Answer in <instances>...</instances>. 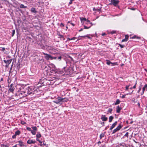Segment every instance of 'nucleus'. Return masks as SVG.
Segmentation results:
<instances>
[{
    "label": "nucleus",
    "instance_id": "052dcab7",
    "mask_svg": "<svg viewBox=\"0 0 147 147\" xmlns=\"http://www.w3.org/2000/svg\"><path fill=\"white\" fill-rule=\"evenodd\" d=\"M101 144V142L100 141H99L98 143V146H99L100 145V144Z\"/></svg>",
    "mask_w": 147,
    "mask_h": 147
},
{
    "label": "nucleus",
    "instance_id": "09e8293b",
    "mask_svg": "<svg viewBox=\"0 0 147 147\" xmlns=\"http://www.w3.org/2000/svg\"><path fill=\"white\" fill-rule=\"evenodd\" d=\"M64 26V24H63V23H61L60 24V26L61 27H63Z\"/></svg>",
    "mask_w": 147,
    "mask_h": 147
},
{
    "label": "nucleus",
    "instance_id": "f257e3e1",
    "mask_svg": "<svg viewBox=\"0 0 147 147\" xmlns=\"http://www.w3.org/2000/svg\"><path fill=\"white\" fill-rule=\"evenodd\" d=\"M53 102L58 104H62V98L61 97H58L55 100L53 101Z\"/></svg>",
    "mask_w": 147,
    "mask_h": 147
},
{
    "label": "nucleus",
    "instance_id": "603ef678",
    "mask_svg": "<svg viewBox=\"0 0 147 147\" xmlns=\"http://www.w3.org/2000/svg\"><path fill=\"white\" fill-rule=\"evenodd\" d=\"M127 41V39H126L125 38L124 39H123L122 40L121 42H126Z\"/></svg>",
    "mask_w": 147,
    "mask_h": 147
},
{
    "label": "nucleus",
    "instance_id": "6ab92c4d",
    "mask_svg": "<svg viewBox=\"0 0 147 147\" xmlns=\"http://www.w3.org/2000/svg\"><path fill=\"white\" fill-rule=\"evenodd\" d=\"M133 92V91L132 92H131V93H127V94H125V95H123L122 96H121V98H125V96L126 95H128V94H130V95H131V94L132 93V92Z\"/></svg>",
    "mask_w": 147,
    "mask_h": 147
},
{
    "label": "nucleus",
    "instance_id": "a878e982",
    "mask_svg": "<svg viewBox=\"0 0 147 147\" xmlns=\"http://www.w3.org/2000/svg\"><path fill=\"white\" fill-rule=\"evenodd\" d=\"M121 127H122L121 125V124H120L117 127H116V128H117V129L118 130H119L121 128Z\"/></svg>",
    "mask_w": 147,
    "mask_h": 147
},
{
    "label": "nucleus",
    "instance_id": "c03bdc74",
    "mask_svg": "<svg viewBox=\"0 0 147 147\" xmlns=\"http://www.w3.org/2000/svg\"><path fill=\"white\" fill-rule=\"evenodd\" d=\"M137 84V82L136 81V82L135 85L132 87V88L134 89H135L136 88V86Z\"/></svg>",
    "mask_w": 147,
    "mask_h": 147
},
{
    "label": "nucleus",
    "instance_id": "69168bd1",
    "mask_svg": "<svg viewBox=\"0 0 147 147\" xmlns=\"http://www.w3.org/2000/svg\"><path fill=\"white\" fill-rule=\"evenodd\" d=\"M83 28H81L80 30H79V32H81L83 30Z\"/></svg>",
    "mask_w": 147,
    "mask_h": 147
},
{
    "label": "nucleus",
    "instance_id": "4d7b16f0",
    "mask_svg": "<svg viewBox=\"0 0 147 147\" xmlns=\"http://www.w3.org/2000/svg\"><path fill=\"white\" fill-rule=\"evenodd\" d=\"M81 36V38H84L86 37H88V35H85L84 36Z\"/></svg>",
    "mask_w": 147,
    "mask_h": 147
},
{
    "label": "nucleus",
    "instance_id": "37998d69",
    "mask_svg": "<svg viewBox=\"0 0 147 147\" xmlns=\"http://www.w3.org/2000/svg\"><path fill=\"white\" fill-rule=\"evenodd\" d=\"M116 33V31L114 30L110 32V33L112 34H114Z\"/></svg>",
    "mask_w": 147,
    "mask_h": 147
},
{
    "label": "nucleus",
    "instance_id": "20e7f679",
    "mask_svg": "<svg viewBox=\"0 0 147 147\" xmlns=\"http://www.w3.org/2000/svg\"><path fill=\"white\" fill-rule=\"evenodd\" d=\"M110 5H113L115 6H117L118 4L119 3V1L118 0H111Z\"/></svg>",
    "mask_w": 147,
    "mask_h": 147
},
{
    "label": "nucleus",
    "instance_id": "bb28decb",
    "mask_svg": "<svg viewBox=\"0 0 147 147\" xmlns=\"http://www.w3.org/2000/svg\"><path fill=\"white\" fill-rule=\"evenodd\" d=\"M119 131L116 128L115 129H114L112 132V134H115L117 131Z\"/></svg>",
    "mask_w": 147,
    "mask_h": 147
},
{
    "label": "nucleus",
    "instance_id": "2eb2a0df",
    "mask_svg": "<svg viewBox=\"0 0 147 147\" xmlns=\"http://www.w3.org/2000/svg\"><path fill=\"white\" fill-rule=\"evenodd\" d=\"M121 108L119 107V106L117 107L116 108V112L117 113H119L120 110L121 109Z\"/></svg>",
    "mask_w": 147,
    "mask_h": 147
},
{
    "label": "nucleus",
    "instance_id": "aec40b11",
    "mask_svg": "<svg viewBox=\"0 0 147 147\" xmlns=\"http://www.w3.org/2000/svg\"><path fill=\"white\" fill-rule=\"evenodd\" d=\"M113 119V117L112 116H110L109 118V122H111Z\"/></svg>",
    "mask_w": 147,
    "mask_h": 147
},
{
    "label": "nucleus",
    "instance_id": "9b49d317",
    "mask_svg": "<svg viewBox=\"0 0 147 147\" xmlns=\"http://www.w3.org/2000/svg\"><path fill=\"white\" fill-rule=\"evenodd\" d=\"M36 141L35 140H29L27 142V143L28 144H34L36 143Z\"/></svg>",
    "mask_w": 147,
    "mask_h": 147
},
{
    "label": "nucleus",
    "instance_id": "a19ab883",
    "mask_svg": "<svg viewBox=\"0 0 147 147\" xmlns=\"http://www.w3.org/2000/svg\"><path fill=\"white\" fill-rule=\"evenodd\" d=\"M76 38V37H73V38H68V39L69 40H75V39Z\"/></svg>",
    "mask_w": 147,
    "mask_h": 147
},
{
    "label": "nucleus",
    "instance_id": "0e129e2a",
    "mask_svg": "<svg viewBox=\"0 0 147 147\" xmlns=\"http://www.w3.org/2000/svg\"><path fill=\"white\" fill-rule=\"evenodd\" d=\"M105 35H106V34L105 33H103L102 34V36H104Z\"/></svg>",
    "mask_w": 147,
    "mask_h": 147
},
{
    "label": "nucleus",
    "instance_id": "f704fd0d",
    "mask_svg": "<svg viewBox=\"0 0 147 147\" xmlns=\"http://www.w3.org/2000/svg\"><path fill=\"white\" fill-rule=\"evenodd\" d=\"M112 110L113 109L112 108H109L108 110V112L110 113H111Z\"/></svg>",
    "mask_w": 147,
    "mask_h": 147
},
{
    "label": "nucleus",
    "instance_id": "8fccbe9b",
    "mask_svg": "<svg viewBox=\"0 0 147 147\" xmlns=\"http://www.w3.org/2000/svg\"><path fill=\"white\" fill-rule=\"evenodd\" d=\"M16 136L15 134L12 136V138L13 139H15L16 138Z\"/></svg>",
    "mask_w": 147,
    "mask_h": 147
},
{
    "label": "nucleus",
    "instance_id": "680f3d73",
    "mask_svg": "<svg viewBox=\"0 0 147 147\" xmlns=\"http://www.w3.org/2000/svg\"><path fill=\"white\" fill-rule=\"evenodd\" d=\"M5 50V48H2V49L1 50L2 51H4Z\"/></svg>",
    "mask_w": 147,
    "mask_h": 147
},
{
    "label": "nucleus",
    "instance_id": "7ed1b4c3",
    "mask_svg": "<svg viewBox=\"0 0 147 147\" xmlns=\"http://www.w3.org/2000/svg\"><path fill=\"white\" fill-rule=\"evenodd\" d=\"M19 98H21L23 97H25L27 96L26 92L24 91H21L18 94Z\"/></svg>",
    "mask_w": 147,
    "mask_h": 147
},
{
    "label": "nucleus",
    "instance_id": "f03ea898",
    "mask_svg": "<svg viewBox=\"0 0 147 147\" xmlns=\"http://www.w3.org/2000/svg\"><path fill=\"white\" fill-rule=\"evenodd\" d=\"M49 49L50 51V52L52 54H54L58 52V50L52 47H50Z\"/></svg>",
    "mask_w": 147,
    "mask_h": 147
},
{
    "label": "nucleus",
    "instance_id": "6e6552de",
    "mask_svg": "<svg viewBox=\"0 0 147 147\" xmlns=\"http://www.w3.org/2000/svg\"><path fill=\"white\" fill-rule=\"evenodd\" d=\"M4 61L6 63V66L8 67L9 64L11 63L12 61V59H8L7 60H4Z\"/></svg>",
    "mask_w": 147,
    "mask_h": 147
},
{
    "label": "nucleus",
    "instance_id": "1a4fd4ad",
    "mask_svg": "<svg viewBox=\"0 0 147 147\" xmlns=\"http://www.w3.org/2000/svg\"><path fill=\"white\" fill-rule=\"evenodd\" d=\"M49 67L51 70L52 71H55V66L54 64H52L50 65Z\"/></svg>",
    "mask_w": 147,
    "mask_h": 147
},
{
    "label": "nucleus",
    "instance_id": "e433bc0d",
    "mask_svg": "<svg viewBox=\"0 0 147 147\" xmlns=\"http://www.w3.org/2000/svg\"><path fill=\"white\" fill-rule=\"evenodd\" d=\"M36 131H33V130H31V133H32V134L33 135H35L36 134Z\"/></svg>",
    "mask_w": 147,
    "mask_h": 147
},
{
    "label": "nucleus",
    "instance_id": "f8f14e48",
    "mask_svg": "<svg viewBox=\"0 0 147 147\" xmlns=\"http://www.w3.org/2000/svg\"><path fill=\"white\" fill-rule=\"evenodd\" d=\"M101 119L103 121H106L107 120L108 118L106 117L105 115H102L101 116Z\"/></svg>",
    "mask_w": 147,
    "mask_h": 147
},
{
    "label": "nucleus",
    "instance_id": "c85d7f7f",
    "mask_svg": "<svg viewBox=\"0 0 147 147\" xmlns=\"http://www.w3.org/2000/svg\"><path fill=\"white\" fill-rule=\"evenodd\" d=\"M80 19L81 20V22H82L83 21H86L87 19L85 18H83L80 17Z\"/></svg>",
    "mask_w": 147,
    "mask_h": 147
},
{
    "label": "nucleus",
    "instance_id": "79ce46f5",
    "mask_svg": "<svg viewBox=\"0 0 147 147\" xmlns=\"http://www.w3.org/2000/svg\"><path fill=\"white\" fill-rule=\"evenodd\" d=\"M84 29H88L91 27V26H89V27H87L85 26H84Z\"/></svg>",
    "mask_w": 147,
    "mask_h": 147
},
{
    "label": "nucleus",
    "instance_id": "338daca9",
    "mask_svg": "<svg viewBox=\"0 0 147 147\" xmlns=\"http://www.w3.org/2000/svg\"><path fill=\"white\" fill-rule=\"evenodd\" d=\"M138 107H140V103H139V102H138Z\"/></svg>",
    "mask_w": 147,
    "mask_h": 147
},
{
    "label": "nucleus",
    "instance_id": "72a5a7b5",
    "mask_svg": "<svg viewBox=\"0 0 147 147\" xmlns=\"http://www.w3.org/2000/svg\"><path fill=\"white\" fill-rule=\"evenodd\" d=\"M128 134L129 133L128 132H127L124 135L123 137H127V138H128Z\"/></svg>",
    "mask_w": 147,
    "mask_h": 147
},
{
    "label": "nucleus",
    "instance_id": "ea45409f",
    "mask_svg": "<svg viewBox=\"0 0 147 147\" xmlns=\"http://www.w3.org/2000/svg\"><path fill=\"white\" fill-rule=\"evenodd\" d=\"M1 147H8V146L4 144H1Z\"/></svg>",
    "mask_w": 147,
    "mask_h": 147
},
{
    "label": "nucleus",
    "instance_id": "0eeeda50",
    "mask_svg": "<svg viewBox=\"0 0 147 147\" xmlns=\"http://www.w3.org/2000/svg\"><path fill=\"white\" fill-rule=\"evenodd\" d=\"M43 54L45 55V58L47 59V60H49L50 59H53V58H52V57L51 55L48 54L46 53H43Z\"/></svg>",
    "mask_w": 147,
    "mask_h": 147
},
{
    "label": "nucleus",
    "instance_id": "5701e85b",
    "mask_svg": "<svg viewBox=\"0 0 147 147\" xmlns=\"http://www.w3.org/2000/svg\"><path fill=\"white\" fill-rule=\"evenodd\" d=\"M106 61H107L106 63L107 65H110V64H111L112 62L110 61L109 60L107 59L106 60Z\"/></svg>",
    "mask_w": 147,
    "mask_h": 147
},
{
    "label": "nucleus",
    "instance_id": "6e6d98bb",
    "mask_svg": "<svg viewBox=\"0 0 147 147\" xmlns=\"http://www.w3.org/2000/svg\"><path fill=\"white\" fill-rule=\"evenodd\" d=\"M36 140L37 141H38L40 143H42V142H41V141L38 138H37L36 139Z\"/></svg>",
    "mask_w": 147,
    "mask_h": 147
},
{
    "label": "nucleus",
    "instance_id": "dca6fc26",
    "mask_svg": "<svg viewBox=\"0 0 147 147\" xmlns=\"http://www.w3.org/2000/svg\"><path fill=\"white\" fill-rule=\"evenodd\" d=\"M21 134V132L19 130H18L15 132V135L17 136Z\"/></svg>",
    "mask_w": 147,
    "mask_h": 147
},
{
    "label": "nucleus",
    "instance_id": "e2e57ef3",
    "mask_svg": "<svg viewBox=\"0 0 147 147\" xmlns=\"http://www.w3.org/2000/svg\"><path fill=\"white\" fill-rule=\"evenodd\" d=\"M136 37V36H134L133 37H132V38H135Z\"/></svg>",
    "mask_w": 147,
    "mask_h": 147
},
{
    "label": "nucleus",
    "instance_id": "864d4df0",
    "mask_svg": "<svg viewBox=\"0 0 147 147\" xmlns=\"http://www.w3.org/2000/svg\"><path fill=\"white\" fill-rule=\"evenodd\" d=\"M26 129H27L28 131H31L32 130H31V129L30 127H27Z\"/></svg>",
    "mask_w": 147,
    "mask_h": 147
},
{
    "label": "nucleus",
    "instance_id": "423d86ee",
    "mask_svg": "<svg viewBox=\"0 0 147 147\" xmlns=\"http://www.w3.org/2000/svg\"><path fill=\"white\" fill-rule=\"evenodd\" d=\"M18 143L17 145H19L20 147H22L25 146V145L24 144V143L21 140H20L17 142Z\"/></svg>",
    "mask_w": 147,
    "mask_h": 147
},
{
    "label": "nucleus",
    "instance_id": "2f4dec72",
    "mask_svg": "<svg viewBox=\"0 0 147 147\" xmlns=\"http://www.w3.org/2000/svg\"><path fill=\"white\" fill-rule=\"evenodd\" d=\"M118 65L117 63V62H114L113 63H112H112L111 64V65L112 66H113L115 65Z\"/></svg>",
    "mask_w": 147,
    "mask_h": 147
},
{
    "label": "nucleus",
    "instance_id": "7c9ffc66",
    "mask_svg": "<svg viewBox=\"0 0 147 147\" xmlns=\"http://www.w3.org/2000/svg\"><path fill=\"white\" fill-rule=\"evenodd\" d=\"M32 129H33V131H36L37 130V128L36 127L34 126L32 127Z\"/></svg>",
    "mask_w": 147,
    "mask_h": 147
},
{
    "label": "nucleus",
    "instance_id": "de8ad7c7",
    "mask_svg": "<svg viewBox=\"0 0 147 147\" xmlns=\"http://www.w3.org/2000/svg\"><path fill=\"white\" fill-rule=\"evenodd\" d=\"M119 45L120 46V47L121 48H123L125 46L124 45H121L120 44H119Z\"/></svg>",
    "mask_w": 147,
    "mask_h": 147
},
{
    "label": "nucleus",
    "instance_id": "a211bd4d",
    "mask_svg": "<svg viewBox=\"0 0 147 147\" xmlns=\"http://www.w3.org/2000/svg\"><path fill=\"white\" fill-rule=\"evenodd\" d=\"M31 11L32 12L36 13L37 11L34 8H32L31 9Z\"/></svg>",
    "mask_w": 147,
    "mask_h": 147
},
{
    "label": "nucleus",
    "instance_id": "ddd939ff",
    "mask_svg": "<svg viewBox=\"0 0 147 147\" xmlns=\"http://www.w3.org/2000/svg\"><path fill=\"white\" fill-rule=\"evenodd\" d=\"M117 121H115L114 123L113 124L110 128V129L111 130L112 129L117 125Z\"/></svg>",
    "mask_w": 147,
    "mask_h": 147
},
{
    "label": "nucleus",
    "instance_id": "412c9836",
    "mask_svg": "<svg viewBox=\"0 0 147 147\" xmlns=\"http://www.w3.org/2000/svg\"><path fill=\"white\" fill-rule=\"evenodd\" d=\"M119 146H122L123 147H125L126 146V144L124 143H120L119 144Z\"/></svg>",
    "mask_w": 147,
    "mask_h": 147
},
{
    "label": "nucleus",
    "instance_id": "4c0bfd02",
    "mask_svg": "<svg viewBox=\"0 0 147 147\" xmlns=\"http://www.w3.org/2000/svg\"><path fill=\"white\" fill-rule=\"evenodd\" d=\"M130 86V85L126 86H125V90H127L129 89V88Z\"/></svg>",
    "mask_w": 147,
    "mask_h": 147
},
{
    "label": "nucleus",
    "instance_id": "39448f33",
    "mask_svg": "<svg viewBox=\"0 0 147 147\" xmlns=\"http://www.w3.org/2000/svg\"><path fill=\"white\" fill-rule=\"evenodd\" d=\"M34 90H32L30 88H29L26 92V94L28 95H33L34 93Z\"/></svg>",
    "mask_w": 147,
    "mask_h": 147
},
{
    "label": "nucleus",
    "instance_id": "393cba45",
    "mask_svg": "<svg viewBox=\"0 0 147 147\" xmlns=\"http://www.w3.org/2000/svg\"><path fill=\"white\" fill-rule=\"evenodd\" d=\"M36 137L37 138H40L41 137V135L39 133H38L37 134Z\"/></svg>",
    "mask_w": 147,
    "mask_h": 147
},
{
    "label": "nucleus",
    "instance_id": "bf43d9fd",
    "mask_svg": "<svg viewBox=\"0 0 147 147\" xmlns=\"http://www.w3.org/2000/svg\"><path fill=\"white\" fill-rule=\"evenodd\" d=\"M141 90V88L140 87H139V90L138 92V93H139V92H140V91Z\"/></svg>",
    "mask_w": 147,
    "mask_h": 147
},
{
    "label": "nucleus",
    "instance_id": "9d476101",
    "mask_svg": "<svg viewBox=\"0 0 147 147\" xmlns=\"http://www.w3.org/2000/svg\"><path fill=\"white\" fill-rule=\"evenodd\" d=\"M45 41L44 40H41V43L40 44V43H38V44L40 45V47L42 49H45V47L43 44V43Z\"/></svg>",
    "mask_w": 147,
    "mask_h": 147
},
{
    "label": "nucleus",
    "instance_id": "4468645a",
    "mask_svg": "<svg viewBox=\"0 0 147 147\" xmlns=\"http://www.w3.org/2000/svg\"><path fill=\"white\" fill-rule=\"evenodd\" d=\"M68 100V99L67 98H62V103L64 102H67Z\"/></svg>",
    "mask_w": 147,
    "mask_h": 147
},
{
    "label": "nucleus",
    "instance_id": "58836bf2",
    "mask_svg": "<svg viewBox=\"0 0 147 147\" xmlns=\"http://www.w3.org/2000/svg\"><path fill=\"white\" fill-rule=\"evenodd\" d=\"M12 36H13L15 34V30H12Z\"/></svg>",
    "mask_w": 147,
    "mask_h": 147
},
{
    "label": "nucleus",
    "instance_id": "4be33fe9",
    "mask_svg": "<svg viewBox=\"0 0 147 147\" xmlns=\"http://www.w3.org/2000/svg\"><path fill=\"white\" fill-rule=\"evenodd\" d=\"M120 100L119 99H117L116 101V102L115 103V105H117L119 104L120 103Z\"/></svg>",
    "mask_w": 147,
    "mask_h": 147
},
{
    "label": "nucleus",
    "instance_id": "f3484780",
    "mask_svg": "<svg viewBox=\"0 0 147 147\" xmlns=\"http://www.w3.org/2000/svg\"><path fill=\"white\" fill-rule=\"evenodd\" d=\"M146 90L147 91V84H145L142 88V91H144Z\"/></svg>",
    "mask_w": 147,
    "mask_h": 147
},
{
    "label": "nucleus",
    "instance_id": "473e14b6",
    "mask_svg": "<svg viewBox=\"0 0 147 147\" xmlns=\"http://www.w3.org/2000/svg\"><path fill=\"white\" fill-rule=\"evenodd\" d=\"M131 101L133 103H135L136 102V101L135 99L134 98H133L131 100Z\"/></svg>",
    "mask_w": 147,
    "mask_h": 147
},
{
    "label": "nucleus",
    "instance_id": "cd10ccee",
    "mask_svg": "<svg viewBox=\"0 0 147 147\" xmlns=\"http://www.w3.org/2000/svg\"><path fill=\"white\" fill-rule=\"evenodd\" d=\"M20 7L21 8H27V7L25 6L24 5L21 4L20 5Z\"/></svg>",
    "mask_w": 147,
    "mask_h": 147
},
{
    "label": "nucleus",
    "instance_id": "13d9d810",
    "mask_svg": "<svg viewBox=\"0 0 147 147\" xmlns=\"http://www.w3.org/2000/svg\"><path fill=\"white\" fill-rule=\"evenodd\" d=\"M61 56H60V57H59L58 58V59H58V60H61Z\"/></svg>",
    "mask_w": 147,
    "mask_h": 147
},
{
    "label": "nucleus",
    "instance_id": "3c124183",
    "mask_svg": "<svg viewBox=\"0 0 147 147\" xmlns=\"http://www.w3.org/2000/svg\"><path fill=\"white\" fill-rule=\"evenodd\" d=\"M81 39H82V38L81 37V36H80L78 37V38L77 40H79Z\"/></svg>",
    "mask_w": 147,
    "mask_h": 147
},
{
    "label": "nucleus",
    "instance_id": "c9c22d12",
    "mask_svg": "<svg viewBox=\"0 0 147 147\" xmlns=\"http://www.w3.org/2000/svg\"><path fill=\"white\" fill-rule=\"evenodd\" d=\"M57 35L59 36V38H63V35L60 34L59 33H58Z\"/></svg>",
    "mask_w": 147,
    "mask_h": 147
},
{
    "label": "nucleus",
    "instance_id": "a18cd8bd",
    "mask_svg": "<svg viewBox=\"0 0 147 147\" xmlns=\"http://www.w3.org/2000/svg\"><path fill=\"white\" fill-rule=\"evenodd\" d=\"M20 123L22 125H24V124H26V123L23 121H21Z\"/></svg>",
    "mask_w": 147,
    "mask_h": 147
},
{
    "label": "nucleus",
    "instance_id": "774afa93",
    "mask_svg": "<svg viewBox=\"0 0 147 147\" xmlns=\"http://www.w3.org/2000/svg\"><path fill=\"white\" fill-rule=\"evenodd\" d=\"M17 144H16L14 146H13L12 147H17Z\"/></svg>",
    "mask_w": 147,
    "mask_h": 147
},
{
    "label": "nucleus",
    "instance_id": "b1692460",
    "mask_svg": "<svg viewBox=\"0 0 147 147\" xmlns=\"http://www.w3.org/2000/svg\"><path fill=\"white\" fill-rule=\"evenodd\" d=\"M14 90L13 88H10L9 89L8 91L9 92H13Z\"/></svg>",
    "mask_w": 147,
    "mask_h": 147
},
{
    "label": "nucleus",
    "instance_id": "c756f323",
    "mask_svg": "<svg viewBox=\"0 0 147 147\" xmlns=\"http://www.w3.org/2000/svg\"><path fill=\"white\" fill-rule=\"evenodd\" d=\"M105 135V134L103 133H102L100 136V139H101L102 137H103Z\"/></svg>",
    "mask_w": 147,
    "mask_h": 147
},
{
    "label": "nucleus",
    "instance_id": "49530a36",
    "mask_svg": "<svg viewBox=\"0 0 147 147\" xmlns=\"http://www.w3.org/2000/svg\"><path fill=\"white\" fill-rule=\"evenodd\" d=\"M129 36L128 35H125V38L127 39V40H128Z\"/></svg>",
    "mask_w": 147,
    "mask_h": 147
},
{
    "label": "nucleus",
    "instance_id": "5fc2aeb1",
    "mask_svg": "<svg viewBox=\"0 0 147 147\" xmlns=\"http://www.w3.org/2000/svg\"><path fill=\"white\" fill-rule=\"evenodd\" d=\"M74 1V0H70V1L69 3V5L72 3V1Z\"/></svg>",
    "mask_w": 147,
    "mask_h": 147
}]
</instances>
